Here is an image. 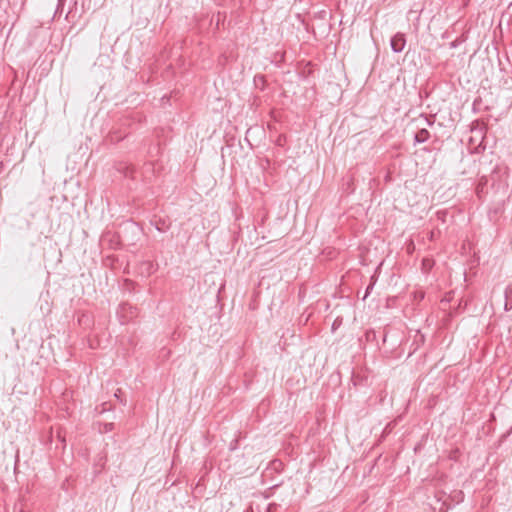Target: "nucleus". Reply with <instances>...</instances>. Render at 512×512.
Here are the masks:
<instances>
[{"instance_id": "423d86ee", "label": "nucleus", "mask_w": 512, "mask_h": 512, "mask_svg": "<svg viewBox=\"0 0 512 512\" xmlns=\"http://www.w3.org/2000/svg\"><path fill=\"white\" fill-rule=\"evenodd\" d=\"M423 265H424V267H426V268H431L432 263H431V261H430V260H424V261H423Z\"/></svg>"}, {"instance_id": "39448f33", "label": "nucleus", "mask_w": 512, "mask_h": 512, "mask_svg": "<svg viewBox=\"0 0 512 512\" xmlns=\"http://www.w3.org/2000/svg\"><path fill=\"white\" fill-rule=\"evenodd\" d=\"M64 4H65V0H58V4H57L56 10H55L53 19L62 13Z\"/></svg>"}, {"instance_id": "f257e3e1", "label": "nucleus", "mask_w": 512, "mask_h": 512, "mask_svg": "<svg viewBox=\"0 0 512 512\" xmlns=\"http://www.w3.org/2000/svg\"><path fill=\"white\" fill-rule=\"evenodd\" d=\"M409 122L407 123L408 126H411V128H428L432 126L435 122V115H426L423 113H419L416 116H408Z\"/></svg>"}, {"instance_id": "f03ea898", "label": "nucleus", "mask_w": 512, "mask_h": 512, "mask_svg": "<svg viewBox=\"0 0 512 512\" xmlns=\"http://www.w3.org/2000/svg\"><path fill=\"white\" fill-rule=\"evenodd\" d=\"M406 45V37L404 33H396L390 40V46L393 52L400 53Z\"/></svg>"}, {"instance_id": "7ed1b4c3", "label": "nucleus", "mask_w": 512, "mask_h": 512, "mask_svg": "<svg viewBox=\"0 0 512 512\" xmlns=\"http://www.w3.org/2000/svg\"><path fill=\"white\" fill-rule=\"evenodd\" d=\"M253 83H254L255 87L258 88L259 90H261V91L265 90L266 79H265L264 75H262V74L255 75L254 79H253Z\"/></svg>"}, {"instance_id": "0eeeda50", "label": "nucleus", "mask_w": 512, "mask_h": 512, "mask_svg": "<svg viewBox=\"0 0 512 512\" xmlns=\"http://www.w3.org/2000/svg\"><path fill=\"white\" fill-rule=\"evenodd\" d=\"M479 102H480V99H475L474 103H473V107L476 108V106L478 105Z\"/></svg>"}, {"instance_id": "6e6552de", "label": "nucleus", "mask_w": 512, "mask_h": 512, "mask_svg": "<svg viewBox=\"0 0 512 512\" xmlns=\"http://www.w3.org/2000/svg\"><path fill=\"white\" fill-rule=\"evenodd\" d=\"M71 12H72V9H70V10L68 11V13L66 14V17H65L66 19H67V18H68V16L71 14Z\"/></svg>"}, {"instance_id": "20e7f679", "label": "nucleus", "mask_w": 512, "mask_h": 512, "mask_svg": "<svg viewBox=\"0 0 512 512\" xmlns=\"http://www.w3.org/2000/svg\"><path fill=\"white\" fill-rule=\"evenodd\" d=\"M428 137V131L427 130H419V132L415 135V139L418 142H423Z\"/></svg>"}]
</instances>
